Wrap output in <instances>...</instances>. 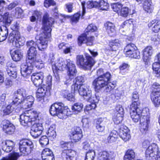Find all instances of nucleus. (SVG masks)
Masks as SVG:
<instances>
[{"label":"nucleus","instance_id":"obj_57","mask_svg":"<svg viewBox=\"0 0 160 160\" xmlns=\"http://www.w3.org/2000/svg\"><path fill=\"white\" fill-rule=\"evenodd\" d=\"M123 117L119 114H115L113 118V120L114 123L116 124H118L121 123L123 120Z\"/></svg>","mask_w":160,"mask_h":160},{"label":"nucleus","instance_id":"obj_21","mask_svg":"<svg viewBox=\"0 0 160 160\" xmlns=\"http://www.w3.org/2000/svg\"><path fill=\"white\" fill-rule=\"evenodd\" d=\"M52 59L51 60L52 62V70H57L58 71L63 70L66 68V60L65 61L63 58L59 59L57 62L53 63Z\"/></svg>","mask_w":160,"mask_h":160},{"label":"nucleus","instance_id":"obj_56","mask_svg":"<svg viewBox=\"0 0 160 160\" xmlns=\"http://www.w3.org/2000/svg\"><path fill=\"white\" fill-rule=\"evenodd\" d=\"M83 105L82 103H75L72 106V110L77 113L80 112L82 110Z\"/></svg>","mask_w":160,"mask_h":160},{"label":"nucleus","instance_id":"obj_63","mask_svg":"<svg viewBox=\"0 0 160 160\" xmlns=\"http://www.w3.org/2000/svg\"><path fill=\"white\" fill-rule=\"evenodd\" d=\"M44 6L46 8L49 7L51 6H54L56 3L54 0H45L44 2Z\"/></svg>","mask_w":160,"mask_h":160},{"label":"nucleus","instance_id":"obj_32","mask_svg":"<svg viewBox=\"0 0 160 160\" xmlns=\"http://www.w3.org/2000/svg\"><path fill=\"white\" fill-rule=\"evenodd\" d=\"M2 146L3 151L7 152H10L14 147V142L10 140H7L2 142Z\"/></svg>","mask_w":160,"mask_h":160},{"label":"nucleus","instance_id":"obj_16","mask_svg":"<svg viewBox=\"0 0 160 160\" xmlns=\"http://www.w3.org/2000/svg\"><path fill=\"white\" fill-rule=\"evenodd\" d=\"M148 112H146V115L142 114V117L140 119V130L143 133L147 131L148 128V124L149 123V116L148 115Z\"/></svg>","mask_w":160,"mask_h":160},{"label":"nucleus","instance_id":"obj_5","mask_svg":"<svg viewBox=\"0 0 160 160\" xmlns=\"http://www.w3.org/2000/svg\"><path fill=\"white\" fill-rule=\"evenodd\" d=\"M51 88L43 84L42 86L38 88L36 93V97L39 101L42 103L48 102V98L51 95Z\"/></svg>","mask_w":160,"mask_h":160},{"label":"nucleus","instance_id":"obj_4","mask_svg":"<svg viewBox=\"0 0 160 160\" xmlns=\"http://www.w3.org/2000/svg\"><path fill=\"white\" fill-rule=\"evenodd\" d=\"M12 20L8 12H6L3 16H0V22L3 24L0 30V42H2L7 38L8 35L7 26L10 25Z\"/></svg>","mask_w":160,"mask_h":160},{"label":"nucleus","instance_id":"obj_46","mask_svg":"<svg viewBox=\"0 0 160 160\" xmlns=\"http://www.w3.org/2000/svg\"><path fill=\"white\" fill-rule=\"evenodd\" d=\"M52 156H53V152L50 149L48 148H45L44 149L41 154L42 159Z\"/></svg>","mask_w":160,"mask_h":160},{"label":"nucleus","instance_id":"obj_47","mask_svg":"<svg viewBox=\"0 0 160 160\" xmlns=\"http://www.w3.org/2000/svg\"><path fill=\"white\" fill-rule=\"evenodd\" d=\"M144 10L148 12L151 13L152 11L151 2L148 0H145L143 3Z\"/></svg>","mask_w":160,"mask_h":160},{"label":"nucleus","instance_id":"obj_42","mask_svg":"<svg viewBox=\"0 0 160 160\" xmlns=\"http://www.w3.org/2000/svg\"><path fill=\"white\" fill-rule=\"evenodd\" d=\"M118 137L117 132L115 130H112L110 133L107 138L108 143H112L115 142L117 140Z\"/></svg>","mask_w":160,"mask_h":160},{"label":"nucleus","instance_id":"obj_12","mask_svg":"<svg viewBox=\"0 0 160 160\" xmlns=\"http://www.w3.org/2000/svg\"><path fill=\"white\" fill-rule=\"evenodd\" d=\"M31 114V111H29L21 115L20 121L21 124L24 126H31L32 124L33 120Z\"/></svg>","mask_w":160,"mask_h":160},{"label":"nucleus","instance_id":"obj_58","mask_svg":"<svg viewBox=\"0 0 160 160\" xmlns=\"http://www.w3.org/2000/svg\"><path fill=\"white\" fill-rule=\"evenodd\" d=\"M63 93V97L64 98H67L68 100L73 101L74 100V97L72 93H68L67 90L64 91Z\"/></svg>","mask_w":160,"mask_h":160},{"label":"nucleus","instance_id":"obj_7","mask_svg":"<svg viewBox=\"0 0 160 160\" xmlns=\"http://www.w3.org/2000/svg\"><path fill=\"white\" fill-rule=\"evenodd\" d=\"M8 39L14 47L17 48L22 46L25 43V38L21 37L19 32H12L9 35Z\"/></svg>","mask_w":160,"mask_h":160},{"label":"nucleus","instance_id":"obj_40","mask_svg":"<svg viewBox=\"0 0 160 160\" xmlns=\"http://www.w3.org/2000/svg\"><path fill=\"white\" fill-rule=\"evenodd\" d=\"M84 81V78L81 76H78L74 80V84L72 86L71 88L72 90L73 89L77 90L78 89V87L79 86L80 83L81 82H83Z\"/></svg>","mask_w":160,"mask_h":160},{"label":"nucleus","instance_id":"obj_38","mask_svg":"<svg viewBox=\"0 0 160 160\" xmlns=\"http://www.w3.org/2000/svg\"><path fill=\"white\" fill-rule=\"evenodd\" d=\"M151 99L155 107H158L160 104V94H155V92L151 94Z\"/></svg>","mask_w":160,"mask_h":160},{"label":"nucleus","instance_id":"obj_18","mask_svg":"<svg viewBox=\"0 0 160 160\" xmlns=\"http://www.w3.org/2000/svg\"><path fill=\"white\" fill-rule=\"evenodd\" d=\"M88 35L85 32L80 35L78 39V43L79 46H81L83 43H85L87 45L91 46L92 45V41L94 39V37L92 36L88 38Z\"/></svg>","mask_w":160,"mask_h":160},{"label":"nucleus","instance_id":"obj_20","mask_svg":"<svg viewBox=\"0 0 160 160\" xmlns=\"http://www.w3.org/2000/svg\"><path fill=\"white\" fill-rule=\"evenodd\" d=\"M43 73L42 72L33 73L31 76L32 80L36 87L39 86L43 82Z\"/></svg>","mask_w":160,"mask_h":160},{"label":"nucleus","instance_id":"obj_55","mask_svg":"<svg viewBox=\"0 0 160 160\" xmlns=\"http://www.w3.org/2000/svg\"><path fill=\"white\" fill-rule=\"evenodd\" d=\"M133 21L132 19H129L124 21L120 26V28L128 29L130 26L132 24Z\"/></svg>","mask_w":160,"mask_h":160},{"label":"nucleus","instance_id":"obj_25","mask_svg":"<svg viewBox=\"0 0 160 160\" xmlns=\"http://www.w3.org/2000/svg\"><path fill=\"white\" fill-rule=\"evenodd\" d=\"M37 52L36 48H29L28 51V56L26 58V62L31 63L34 62L36 58Z\"/></svg>","mask_w":160,"mask_h":160},{"label":"nucleus","instance_id":"obj_36","mask_svg":"<svg viewBox=\"0 0 160 160\" xmlns=\"http://www.w3.org/2000/svg\"><path fill=\"white\" fill-rule=\"evenodd\" d=\"M116 86V84L115 83H112L110 82L108 84L104 87L105 88L104 90V92L107 94H114L115 90H114Z\"/></svg>","mask_w":160,"mask_h":160},{"label":"nucleus","instance_id":"obj_43","mask_svg":"<svg viewBox=\"0 0 160 160\" xmlns=\"http://www.w3.org/2000/svg\"><path fill=\"white\" fill-rule=\"evenodd\" d=\"M97 2L98 3V5L96 8H98L101 10L107 11L108 10L109 4L107 2L104 0H100Z\"/></svg>","mask_w":160,"mask_h":160},{"label":"nucleus","instance_id":"obj_6","mask_svg":"<svg viewBox=\"0 0 160 160\" xmlns=\"http://www.w3.org/2000/svg\"><path fill=\"white\" fill-rule=\"evenodd\" d=\"M111 75L109 72H106V74L98 76L93 82V85L95 86V88L97 90H100L104 88L110 82Z\"/></svg>","mask_w":160,"mask_h":160},{"label":"nucleus","instance_id":"obj_45","mask_svg":"<svg viewBox=\"0 0 160 160\" xmlns=\"http://www.w3.org/2000/svg\"><path fill=\"white\" fill-rule=\"evenodd\" d=\"M122 42L119 39H115L111 42L110 44L112 46V50L116 51L118 48L120 47L122 44Z\"/></svg>","mask_w":160,"mask_h":160},{"label":"nucleus","instance_id":"obj_59","mask_svg":"<svg viewBox=\"0 0 160 160\" xmlns=\"http://www.w3.org/2000/svg\"><path fill=\"white\" fill-rule=\"evenodd\" d=\"M99 97H97L96 95L92 96V92H91V96L88 99H87L86 101L89 102L91 103H95L96 104L99 101Z\"/></svg>","mask_w":160,"mask_h":160},{"label":"nucleus","instance_id":"obj_3","mask_svg":"<svg viewBox=\"0 0 160 160\" xmlns=\"http://www.w3.org/2000/svg\"><path fill=\"white\" fill-rule=\"evenodd\" d=\"M85 57L79 55L76 56V64L80 68L83 69L89 70L94 65L95 61L89 54L86 53Z\"/></svg>","mask_w":160,"mask_h":160},{"label":"nucleus","instance_id":"obj_2","mask_svg":"<svg viewBox=\"0 0 160 160\" xmlns=\"http://www.w3.org/2000/svg\"><path fill=\"white\" fill-rule=\"evenodd\" d=\"M13 99L17 105H20L23 109L31 107L34 101V98L31 95L27 96V91L24 89H18L13 93Z\"/></svg>","mask_w":160,"mask_h":160},{"label":"nucleus","instance_id":"obj_50","mask_svg":"<svg viewBox=\"0 0 160 160\" xmlns=\"http://www.w3.org/2000/svg\"><path fill=\"white\" fill-rule=\"evenodd\" d=\"M95 157V152L94 150L88 152L86 154L85 160H94Z\"/></svg>","mask_w":160,"mask_h":160},{"label":"nucleus","instance_id":"obj_29","mask_svg":"<svg viewBox=\"0 0 160 160\" xmlns=\"http://www.w3.org/2000/svg\"><path fill=\"white\" fill-rule=\"evenodd\" d=\"M119 135L121 138L125 141L128 140L130 138L129 130L126 126H123L120 130Z\"/></svg>","mask_w":160,"mask_h":160},{"label":"nucleus","instance_id":"obj_23","mask_svg":"<svg viewBox=\"0 0 160 160\" xmlns=\"http://www.w3.org/2000/svg\"><path fill=\"white\" fill-rule=\"evenodd\" d=\"M6 71L8 76L11 78L14 79L17 77V71L15 65L10 62H8L7 63Z\"/></svg>","mask_w":160,"mask_h":160},{"label":"nucleus","instance_id":"obj_51","mask_svg":"<svg viewBox=\"0 0 160 160\" xmlns=\"http://www.w3.org/2000/svg\"><path fill=\"white\" fill-rule=\"evenodd\" d=\"M33 67L35 66L37 69H41L44 67V64L43 62L40 60L36 59H35V60L34 61Z\"/></svg>","mask_w":160,"mask_h":160},{"label":"nucleus","instance_id":"obj_64","mask_svg":"<svg viewBox=\"0 0 160 160\" xmlns=\"http://www.w3.org/2000/svg\"><path fill=\"white\" fill-rule=\"evenodd\" d=\"M128 57L139 59L140 58V53L138 51L135 50L134 52H132L130 55L128 56Z\"/></svg>","mask_w":160,"mask_h":160},{"label":"nucleus","instance_id":"obj_31","mask_svg":"<svg viewBox=\"0 0 160 160\" xmlns=\"http://www.w3.org/2000/svg\"><path fill=\"white\" fill-rule=\"evenodd\" d=\"M98 5V3L96 1H88L86 3L85 2H82V16H83L85 13V6L88 8H96L97 7Z\"/></svg>","mask_w":160,"mask_h":160},{"label":"nucleus","instance_id":"obj_28","mask_svg":"<svg viewBox=\"0 0 160 160\" xmlns=\"http://www.w3.org/2000/svg\"><path fill=\"white\" fill-rule=\"evenodd\" d=\"M98 158L100 160H114L113 153L105 151L100 152L98 153Z\"/></svg>","mask_w":160,"mask_h":160},{"label":"nucleus","instance_id":"obj_52","mask_svg":"<svg viewBox=\"0 0 160 160\" xmlns=\"http://www.w3.org/2000/svg\"><path fill=\"white\" fill-rule=\"evenodd\" d=\"M40 145L42 147H44L49 143V139L46 136H42L39 140Z\"/></svg>","mask_w":160,"mask_h":160},{"label":"nucleus","instance_id":"obj_61","mask_svg":"<svg viewBox=\"0 0 160 160\" xmlns=\"http://www.w3.org/2000/svg\"><path fill=\"white\" fill-rule=\"evenodd\" d=\"M53 15L55 17H58L59 19L60 20L61 23H62L64 22V20H65V18H66L68 17V16L67 15L66 16L65 15H62V14L59 15L58 12H55V13H54Z\"/></svg>","mask_w":160,"mask_h":160},{"label":"nucleus","instance_id":"obj_62","mask_svg":"<svg viewBox=\"0 0 160 160\" xmlns=\"http://www.w3.org/2000/svg\"><path fill=\"white\" fill-rule=\"evenodd\" d=\"M49 137H52L53 138L56 137V133L54 128L52 127H50L48 130L47 133Z\"/></svg>","mask_w":160,"mask_h":160},{"label":"nucleus","instance_id":"obj_27","mask_svg":"<svg viewBox=\"0 0 160 160\" xmlns=\"http://www.w3.org/2000/svg\"><path fill=\"white\" fill-rule=\"evenodd\" d=\"M152 53V48L151 46H148L143 51V59L146 65L148 64V59Z\"/></svg>","mask_w":160,"mask_h":160},{"label":"nucleus","instance_id":"obj_9","mask_svg":"<svg viewBox=\"0 0 160 160\" xmlns=\"http://www.w3.org/2000/svg\"><path fill=\"white\" fill-rule=\"evenodd\" d=\"M148 111V108H145L142 110L140 107H130V114L131 117L133 122H137L142 117V114L144 115V112Z\"/></svg>","mask_w":160,"mask_h":160},{"label":"nucleus","instance_id":"obj_48","mask_svg":"<svg viewBox=\"0 0 160 160\" xmlns=\"http://www.w3.org/2000/svg\"><path fill=\"white\" fill-rule=\"evenodd\" d=\"M97 29V28L95 25L93 24H90L87 27L85 30V32L88 35L96 31Z\"/></svg>","mask_w":160,"mask_h":160},{"label":"nucleus","instance_id":"obj_26","mask_svg":"<svg viewBox=\"0 0 160 160\" xmlns=\"http://www.w3.org/2000/svg\"><path fill=\"white\" fill-rule=\"evenodd\" d=\"M107 120L106 118H100L97 119L96 122V128L98 132H103L105 128V125Z\"/></svg>","mask_w":160,"mask_h":160},{"label":"nucleus","instance_id":"obj_14","mask_svg":"<svg viewBox=\"0 0 160 160\" xmlns=\"http://www.w3.org/2000/svg\"><path fill=\"white\" fill-rule=\"evenodd\" d=\"M64 104L62 102H56L51 106L49 111L52 116L56 115L58 117L63 112L64 108Z\"/></svg>","mask_w":160,"mask_h":160},{"label":"nucleus","instance_id":"obj_33","mask_svg":"<svg viewBox=\"0 0 160 160\" xmlns=\"http://www.w3.org/2000/svg\"><path fill=\"white\" fill-rule=\"evenodd\" d=\"M104 26L109 35L112 37L115 32V26L112 23L108 22L104 24Z\"/></svg>","mask_w":160,"mask_h":160},{"label":"nucleus","instance_id":"obj_54","mask_svg":"<svg viewBox=\"0 0 160 160\" xmlns=\"http://www.w3.org/2000/svg\"><path fill=\"white\" fill-rule=\"evenodd\" d=\"M153 90L152 93L155 92V94H160V84L157 82H155L152 85Z\"/></svg>","mask_w":160,"mask_h":160},{"label":"nucleus","instance_id":"obj_49","mask_svg":"<svg viewBox=\"0 0 160 160\" xmlns=\"http://www.w3.org/2000/svg\"><path fill=\"white\" fill-rule=\"evenodd\" d=\"M130 10L127 7H123L121 8L120 12V16L123 17H126L129 15Z\"/></svg>","mask_w":160,"mask_h":160},{"label":"nucleus","instance_id":"obj_39","mask_svg":"<svg viewBox=\"0 0 160 160\" xmlns=\"http://www.w3.org/2000/svg\"><path fill=\"white\" fill-rule=\"evenodd\" d=\"M135 153L132 149H128L124 156V160H134L135 158Z\"/></svg>","mask_w":160,"mask_h":160},{"label":"nucleus","instance_id":"obj_22","mask_svg":"<svg viewBox=\"0 0 160 160\" xmlns=\"http://www.w3.org/2000/svg\"><path fill=\"white\" fill-rule=\"evenodd\" d=\"M82 137V132L81 128L79 127H75L71 136L73 141L75 142H78L80 141Z\"/></svg>","mask_w":160,"mask_h":160},{"label":"nucleus","instance_id":"obj_10","mask_svg":"<svg viewBox=\"0 0 160 160\" xmlns=\"http://www.w3.org/2000/svg\"><path fill=\"white\" fill-rule=\"evenodd\" d=\"M157 151H159L156 144L152 143L149 145L146 151V160H156L155 156Z\"/></svg>","mask_w":160,"mask_h":160},{"label":"nucleus","instance_id":"obj_8","mask_svg":"<svg viewBox=\"0 0 160 160\" xmlns=\"http://www.w3.org/2000/svg\"><path fill=\"white\" fill-rule=\"evenodd\" d=\"M19 150L23 155H27L30 153L33 148L32 142L28 139H23L21 140L19 143Z\"/></svg>","mask_w":160,"mask_h":160},{"label":"nucleus","instance_id":"obj_44","mask_svg":"<svg viewBox=\"0 0 160 160\" xmlns=\"http://www.w3.org/2000/svg\"><path fill=\"white\" fill-rule=\"evenodd\" d=\"M152 67L156 77H160V62H155L152 64Z\"/></svg>","mask_w":160,"mask_h":160},{"label":"nucleus","instance_id":"obj_53","mask_svg":"<svg viewBox=\"0 0 160 160\" xmlns=\"http://www.w3.org/2000/svg\"><path fill=\"white\" fill-rule=\"evenodd\" d=\"M71 143L61 141L60 142V147L63 150H71Z\"/></svg>","mask_w":160,"mask_h":160},{"label":"nucleus","instance_id":"obj_35","mask_svg":"<svg viewBox=\"0 0 160 160\" xmlns=\"http://www.w3.org/2000/svg\"><path fill=\"white\" fill-rule=\"evenodd\" d=\"M148 25L149 28L152 27L153 32H158L160 29V21L156 20H153L148 23Z\"/></svg>","mask_w":160,"mask_h":160},{"label":"nucleus","instance_id":"obj_17","mask_svg":"<svg viewBox=\"0 0 160 160\" xmlns=\"http://www.w3.org/2000/svg\"><path fill=\"white\" fill-rule=\"evenodd\" d=\"M43 130V128L42 124L34 123L31 127L30 132L33 137L36 138L41 134Z\"/></svg>","mask_w":160,"mask_h":160},{"label":"nucleus","instance_id":"obj_30","mask_svg":"<svg viewBox=\"0 0 160 160\" xmlns=\"http://www.w3.org/2000/svg\"><path fill=\"white\" fill-rule=\"evenodd\" d=\"M17 106L16 102L13 99V94L12 97V101L8 105L6 108L3 110L4 115H8L11 114L15 109Z\"/></svg>","mask_w":160,"mask_h":160},{"label":"nucleus","instance_id":"obj_34","mask_svg":"<svg viewBox=\"0 0 160 160\" xmlns=\"http://www.w3.org/2000/svg\"><path fill=\"white\" fill-rule=\"evenodd\" d=\"M132 102L130 107H140V103L139 101V95L137 91L134 92L132 98Z\"/></svg>","mask_w":160,"mask_h":160},{"label":"nucleus","instance_id":"obj_1","mask_svg":"<svg viewBox=\"0 0 160 160\" xmlns=\"http://www.w3.org/2000/svg\"><path fill=\"white\" fill-rule=\"evenodd\" d=\"M54 22L53 18H48L47 16L44 15L43 19V28L42 32L39 35L38 43L31 40L27 42V46L29 48L38 47L40 51L46 48L48 46V40L51 35V28L52 27Z\"/></svg>","mask_w":160,"mask_h":160},{"label":"nucleus","instance_id":"obj_19","mask_svg":"<svg viewBox=\"0 0 160 160\" xmlns=\"http://www.w3.org/2000/svg\"><path fill=\"white\" fill-rule=\"evenodd\" d=\"M76 152L72 150H63L61 153L62 160H74Z\"/></svg>","mask_w":160,"mask_h":160},{"label":"nucleus","instance_id":"obj_60","mask_svg":"<svg viewBox=\"0 0 160 160\" xmlns=\"http://www.w3.org/2000/svg\"><path fill=\"white\" fill-rule=\"evenodd\" d=\"M112 8L113 10L115 12H117L121 9L122 5L119 3H114L111 5Z\"/></svg>","mask_w":160,"mask_h":160},{"label":"nucleus","instance_id":"obj_37","mask_svg":"<svg viewBox=\"0 0 160 160\" xmlns=\"http://www.w3.org/2000/svg\"><path fill=\"white\" fill-rule=\"evenodd\" d=\"M137 49L135 45L132 43H129L128 44L125 48L124 52L126 54V56L130 55L132 52H135Z\"/></svg>","mask_w":160,"mask_h":160},{"label":"nucleus","instance_id":"obj_24","mask_svg":"<svg viewBox=\"0 0 160 160\" xmlns=\"http://www.w3.org/2000/svg\"><path fill=\"white\" fill-rule=\"evenodd\" d=\"M3 129L5 132L9 134H12L15 131L14 126L8 120L3 122Z\"/></svg>","mask_w":160,"mask_h":160},{"label":"nucleus","instance_id":"obj_41","mask_svg":"<svg viewBox=\"0 0 160 160\" xmlns=\"http://www.w3.org/2000/svg\"><path fill=\"white\" fill-rule=\"evenodd\" d=\"M10 54L13 60L15 61H19L22 58V55L20 52L18 50L11 51Z\"/></svg>","mask_w":160,"mask_h":160},{"label":"nucleus","instance_id":"obj_13","mask_svg":"<svg viewBox=\"0 0 160 160\" xmlns=\"http://www.w3.org/2000/svg\"><path fill=\"white\" fill-rule=\"evenodd\" d=\"M89 86L86 84H80L78 89L73 90L75 92L78 91L79 94L82 96L85 99H88L91 96V91L89 89Z\"/></svg>","mask_w":160,"mask_h":160},{"label":"nucleus","instance_id":"obj_15","mask_svg":"<svg viewBox=\"0 0 160 160\" xmlns=\"http://www.w3.org/2000/svg\"><path fill=\"white\" fill-rule=\"evenodd\" d=\"M33 62L31 63L26 62L22 64L21 66V72L22 75L24 77L28 78L31 76L33 69Z\"/></svg>","mask_w":160,"mask_h":160},{"label":"nucleus","instance_id":"obj_11","mask_svg":"<svg viewBox=\"0 0 160 160\" xmlns=\"http://www.w3.org/2000/svg\"><path fill=\"white\" fill-rule=\"evenodd\" d=\"M66 68L68 70L67 73L69 79L67 80L65 84L68 83L73 78V77L76 75L77 70L76 66L74 62L69 59L66 60Z\"/></svg>","mask_w":160,"mask_h":160}]
</instances>
